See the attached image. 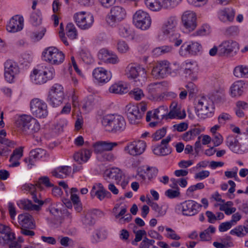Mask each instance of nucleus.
<instances>
[{
  "label": "nucleus",
  "instance_id": "obj_37",
  "mask_svg": "<svg viewBox=\"0 0 248 248\" xmlns=\"http://www.w3.org/2000/svg\"><path fill=\"white\" fill-rule=\"evenodd\" d=\"M32 121L30 122V127L27 135H37L40 130V125L37 120L33 118Z\"/></svg>",
  "mask_w": 248,
  "mask_h": 248
},
{
  "label": "nucleus",
  "instance_id": "obj_57",
  "mask_svg": "<svg viewBox=\"0 0 248 248\" xmlns=\"http://www.w3.org/2000/svg\"><path fill=\"white\" fill-rule=\"evenodd\" d=\"M166 230L169 232L167 235V237L175 240H178L180 239V237L178 236L172 229L166 228Z\"/></svg>",
  "mask_w": 248,
  "mask_h": 248
},
{
  "label": "nucleus",
  "instance_id": "obj_48",
  "mask_svg": "<svg viewBox=\"0 0 248 248\" xmlns=\"http://www.w3.org/2000/svg\"><path fill=\"white\" fill-rule=\"evenodd\" d=\"M80 56L82 61L86 64H90L93 62V60L91 55L88 52L82 50Z\"/></svg>",
  "mask_w": 248,
  "mask_h": 248
},
{
  "label": "nucleus",
  "instance_id": "obj_39",
  "mask_svg": "<svg viewBox=\"0 0 248 248\" xmlns=\"http://www.w3.org/2000/svg\"><path fill=\"white\" fill-rule=\"evenodd\" d=\"M82 223L86 226H91L94 224L95 220L92 216L91 212H84L83 217L81 219Z\"/></svg>",
  "mask_w": 248,
  "mask_h": 248
},
{
  "label": "nucleus",
  "instance_id": "obj_18",
  "mask_svg": "<svg viewBox=\"0 0 248 248\" xmlns=\"http://www.w3.org/2000/svg\"><path fill=\"white\" fill-rule=\"evenodd\" d=\"M32 118L30 115H23L16 121V125L24 134H27L30 127V122L32 121Z\"/></svg>",
  "mask_w": 248,
  "mask_h": 248
},
{
  "label": "nucleus",
  "instance_id": "obj_7",
  "mask_svg": "<svg viewBox=\"0 0 248 248\" xmlns=\"http://www.w3.org/2000/svg\"><path fill=\"white\" fill-rule=\"evenodd\" d=\"M133 22L137 28L146 30L151 26V19L147 13L139 10L134 15Z\"/></svg>",
  "mask_w": 248,
  "mask_h": 248
},
{
  "label": "nucleus",
  "instance_id": "obj_51",
  "mask_svg": "<svg viewBox=\"0 0 248 248\" xmlns=\"http://www.w3.org/2000/svg\"><path fill=\"white\" fill-rule=\"evenodd\" d=\"M104 151H109L112 150V149L117 146L118 143L117 142H112L108 141H101Z\"/></svg>",
  "mask_w": 248,
  "mask_h": 248
},
{
  "label": "nucleus",
  "instance_id": "obj_3",
  "mask_svg": "<svg viewBox=\"0 0 248 248\" xmlns=\"http://www.w3.org/2000/svg\"><path fill=\"white\" fill-rule=\"evenodd\" d=\"M44 60L52 64H59L64 60V55L55 47L51 46L46 48L42 53Z\"/></svg>",
  "mask_w": 248,
  "mask_h": 248
},
{
  "label": "nucleus",
  "instance_id": "obj_5",
  "mask_svg": "<svg viewBox=\"0 0 248 248\" xmlns=\"http://www.w3.org/2000/svg\"><path fill=\"white\" fill-rule=\"evenodd\" d=\"M126 16L125 10L120 6L112 7L107 18V22L110 26H115Z\"/></svg>",
  "mask_w": 248,
  "mask_h": 248
},
{
  "label": "nucleus",
  "instance_id": "obj_11",
  "mask_svg": "<svg viewBox=\"0 0 248 248\" xmlns=\"http://www.w3.org/2000/svg\"><path fill=\"white\" fill-rule=\"evenodd\" d=\"M4 76L9 83L13 82L15 76L19 72L17 64L11 60L7 61L4 63Z\"/></svg>",
  "mask_w": 248,
  "mask_h": 248
},
{
  "label": "nucleus",
  "instance_id": "obj_12",
  "mask_svg": "<svg viewBox=\"0 0 248 248\" xmlns=\"http://www.w3.org/2000/svg\"><path fill=\"white\" fill-rule=\"evenodd\" d=\"M74 18L77 25L82 30L88 29L93 22V16L90 15L85 16L84 12L76 14Z\"/></svg>",
  "mask_w": 248,
  "mask_h": 248
},
{
  "label": "nucleus",
  "instance_id": "obj_28",
  "mask_svg": "<svg viewBox=\"0 0 248 248\" xmlns=\"http://www.w3.org/2000/svg\"><path fill=\"white\" fill-rule=\"evenodd\" d=\"M18 205L20 208L28 211H38L41 209V207L39 205L32 204L31 200L27 199L20 200Z\"/></svg>",
  "mask_w": 248,
  "mask_h": 248
},
{
  "label": "nucleus",
  "instance_id": "obj_58",
  "mask_svg": "<svg viewBox=\"0 0 248 248\" xmlns=\"http://www.w3.org/2000/svg\"><path fill=\"white\" fill-rule=\"evenodd\" d=\"M94 152L95 154H102L104 153V150L101 141H97L93 144Z\"/></svg>",
  "mask_w": 248,
  "mask_h": 248
},
{
  "label": "nucleus",
  "instance_id": "obj_59",
  "mask_svg": "<svg viewBox=\"0 0 248 248\" xmlns=\"http://www.w3.org/2000/svg\"><path fill=\"white\" fill-rule=\"evenodd\" d=\"M32 196V199L35 203H38L40 207L42 206L44 203V202L41 200L39 199L38 197H40V194L38 193L37 190L31 194Z\"/></svg>",
  "mask_w": 248,
  "mask_h": 248
},
{
  "label": "nucleus",
  "instance_id": "obj_45",
  "mask_svg": "<svg viewBox=\"0 0 248 248\" xmlns=\"http://www.w3.org/2000/svg\"><path fill=\"white\" fill-rule=\"evenodd\" d=\"M131 96L136 100H140L144 96V93L141 89L136 88L131 90L129 93Z\"/></svg>",
  "mask_w": 248,
  "mask_h": 248
},
{
  "label": "nucleus",
  "instance_id": "obj_40",
  "mask_svg": "<svg viewBox=\"0 0 248 248\" xmlns=\"http://www.w3.org/2000/svg\"><path fill=\"white\" fill-rule=\"evenodd\" d=\"M132 33V31L127 25H122L119 27V35L124 38L130 36Z\"/></svg>",
  "mask_w": 248,
  "mask_h": 248
},
{
  "label": "nucleus",
  "instance_id": "obj_25",
  "mask_svg": "<svg viewBox=\"0 0 248 248\" xmlns=\"http://www.w3.org/2000/svg\"><path fill=\"white\" fill-rule=\"evenodd\" d=\"M0 233L4 234V236L2 237V240L4 243L15 239V234L11 232V228L8 226L0 223Z\"/></svg>",
  "mask_w": 248,
  "mask_h": 248
},
{
  "label": "nucleus",
  "instance_id": "obj_44",
  "mask_svg": "<svg viewBox=\"0 0 248 248\" xmlns=\"http://www.w3.org/2000/svg\"><path fill=\"white\" fill-rule=\"evenodd\" d=\"M147 204L151 207L152 209L158 213V216H162L165 213L162 211V207H160L156 202L152 201L149 198L147 200Z\"/></svg>",
  "mask_w": 248,
  "mask_h": 248
},
{
  "label": "nucleus",
  "instance_id": "obj_20",
  "mask_svg": "<svg viewBox=\"0 0 248 248\" xmlns=\"http://www.w3.org/2000/svg\"><path fill=\"white\" fill-rule=\"evenodd\" d=\"M176 25V18L174 16L169 17L162 27L163 33L167 35L171 34L172 37L174 35Z\"/></svg>",
  "mask_w": 248,
  "mask_h": 248
},
{
  "label": "nucleus",
  "instance_id": "obj_63",
  "mask_svg": "<svg viewBox=\"0 0 248 248\" xmlns=\"http://www.w3.org/2000/svg\"><path fill=\"white\" fill-rule=\"evenodd\" d=\"M60 172L64 174L65 176L68 175L71 171V167L67 166H63L57 167L56 168Z\"/></svg>",
  "mask_w": 248,
  "mask_h": 248
},
{
  "label": "nucleus",
  "instance_id": "obj_64",
  "mask_svg": "<svg viewBox=\"0 0 248 248\" xmlns=\"http://www.w3.org/2000/svg\"><path fill=\"white\" fill-rule=\"evenodd\" d=\"M210 172L208 170H202L197 173L195 175L196 179L202 180L209 176Z\"/></svg>",
  "mask_w": 248,
  "mask_h": 248
},
{
  "label": "nucleus",
  "instance_id": "obj_60",
  "mask_svg": "<svg viewBox=\"0 0 248 248\" xmlns=\"http://www.w3.org/2000/svg\"><path fill=\"white\" fill-rule=\"evenodd\" d=\"M82 157V161L86 162L90 158L92 151L88 149H82L80 151Z\"/></svg>",
  "mask_w": 248,
  "mask_h": 248
},
{
  "label": "nucleus",
  "instance_id": "obj_62",
  "mask_svg": "<svg viewBox=\"0 0 248 248\" xmlns=\"http://www.w3.org/2000/svg\"><path fill=\"white\" fill-rule=\"evenodd\" d=\"M234 224L231 223L230 221L221 223L219 226V231L223 232L230 229Z\"/></svg>",
  "mask_w": 248,
  "mask_h": 248
},
{
  "label": "nucleus",
  "instance_id": "obj_22",
  "mask_svg": "<svg viewBox=\"0 0 248 248\" xmlns=\"http://www.w3.org/2000/svg\"><path fill=\"white\" fill-rule=\"evenodd\" d=\"M202 49V46L198 42H191L189 45L184 44L181 47L180 53L183 55V50L191 55H196Z\"/></svg>",
  "mask_w": 248,
  "mask_h": 248
},
{
  "label": "nucleus",
  "instance_id": "obj_24",
  "mask_svg": "<svg viewBox=\"0 0 248 248\" xmlns=\"http://www.w3.org/2000/svg\"><path fill=\"white\" fill-rule=\"evenodd\" d=\"M18 219L19 224L22 226L21 228L28 229H34L35 224L32 221V217L28 213L20 214Z\"/></svg>",
  "mask_w": 248,
  "mask_h": 248
},
{
  "label": "nucleus",
  "instance_id": "obj_30",
  "mask_svg": "<svg viewBox=\"0 0 248 248\" xmlns=\"http://www.w3.org/2000/svg\"><path fill=\"white\" fill-rule=\"evenodd\" d=\"M185 77L189 78L190 80H194L196 79V72L195 70V66L191 62H186L184 70Z\"/></svg>",
  "mask_w": 248,
  "mask_h": 248
},
{
  "label": "nucleus",
  "instance_id": "obj_46",
  "mask_svg": "<svg viewBox=\"0 0 248 248\" xmlns=\"http://www.w3.org/2000/svg\"><path fill=\"white\" fill-rule=\"evenodd\" d=\"M23 156V148L20 147L14 150L12 155H11L9 161L13 162L14 160H18Z\"/></svg>",
  "mask_w": 248,
  "mask_h": 248
},
{
  "label": "nucleus",
  "instance_id": "obj_31",
  "mask_svg": "<svg viewBox=\"0 0 248 248\" xmlns=\"http://www.w3.org/2000/svg\"><path fill=\"white\" fill-rule=\"evenodd\" d=\"M104 177L108 179H114L116 181H120L122 178L120 170L112 169L110 170H106L104 173Z\"/></svg>",
  "mask_w": 248,
  "mask_h": 248
},
{
  "label": "nucleus",
  "instance_id": "obj_42",
  "mask_svg": "<svg viewBox=\"0 0 248 248\" xmlns=\"http://www.w3.org/2000/svg\"><path fill=\"white\" fill-rule=\"evenodd\" d=\"M41 13L40 11L32 13L31 16V21L34 26H37L41 23Z\"/></svg>",
  "mask_w": 248,
  "mask_h": 248
},
{
  "label": "nucleus",
  "instance_id": "obj_8",
  "mask_svg": "<svg viewBox=\"0 0 248 248\" xmlns=\"http://www.w3.org/2000/svg\"><path fill=\"white\" fill-rule=\"evenodd\" d=\"M202 205L193 200L186 201L177 205L179 210L181 209L183 215L192 216L197 214Z\"/></svg>",
  "mask_w": 248,
  "mask_h": 248
},
{
  "label": "nucleus",
  "instance_id": "obj_41",
  "mask_svg": "<svg viewBox=\"0 0 248 248\" xmlns=\"http://www.w3.org/2000/svg\"><path fill=\"white\" fill-rule=\"evenodd\" d=\"M181 68V66L177 62H175L172 64H170L169 62L168 69L169 75L175 76Z\"/></svg>",
  "mask_w": 248,
  "mask_h": 248
},
{
  "label": "nucleus",
  "instance_id": "obj_32",
  "mask_svg": "<svg viewBox=\"0 0 248 248\" xmlns=\"http://www.w3.org/2000/svg\"><path fill=\"white\" fill-rule=\"evenodd\" d=\"M110 93L115 94H124L128 91V88L121 83H115L112 85L109 88Z\"/></svg>",
  "mask_w": 248,
  "mask_h": 248
},
{
  "label": "nucleus",
  "instance_id": "obj_2",
  "mask_svg": "<svg viewBox=\"0 0 248 248\" xmlns=\"http://www.w3.org/2000/svg\"><path fill=\"white\" fill-rule=\"evenodd\" d=\"M55 71L52 66L42 67L41 69H35L31 75L32 81L36 84H42L47 80H51L54 77Z\"/></svg>",
  "mask_w": 248,
  "mask_h": 248
},
{
  "label": "nucleus",
  "instance_id": "obj_19",
  "mask_svg": "<svg viewBox=\"0 0 248 248\" xmlns=\"http://www.w3.org/2000/svg\"><path fill=\"white\" fill-rule=\"evenodd\" d=\"M98 57L107 63L115 64L119 61L118 58L115 54H112L106 49H102L99 51Z\"/></svg>",
  "mask_w": 248,
  "mask_h": 248
},
{
  "label": "nucleus",
  "instance_id": "obj_13",
  "mask_svg": "<svg viewBox=\"0 0 248 248\" xmlns=\"http://www.w3.org/2000/svg\"><path fill=\"white\" fill-rule=\"evenodd\" d=\"M182 22L184 27L188 31H193L197 27V16L191 11L185 12L182 16Z\"/></svg>",
  "mask_w": 248,
  "mask_h": 248
},
{
  "label": "nucleus",
  "instance_id": "obj_38",
  "mask_svg": "<svg viewBox=\"0 0 248 248\" xmlns=\"http://www.w3.org/2000/svg\"><path fill=\"white\" fill-rule=\"evenodd\" d=\"M66 34L70 39L74 40L77 38L78 33L74 24L71 23L67 24L66 27Z\"/></svg>",
  "mask_w": 248,
  "mask_h": 248
},
{
  "label": "nucleus",
  "instance_id": "obj_27",
  "mask_svg": "<svg viewBox=\"0 0 248 248\" xmlns=\"http://www.w3.org/2000/svg\"><path fill=\"white\" fill-rule=\"evenodd\" d=\"M165 0H144L146 6L153 11L159 10L162 7L165 8Z\"/></svg>",
  "mask_w": 248,
  "mask_h": 248
},
{
  "label": "nucleus",
  "instance_id": "obj_21",
  "mask_svg": "<svg viewBox=\"0 0 248 248\" xmlns=\"http://www.w3.org/2000/svg\"><path fill=\"white\" fill-rule=\"evenodd\" d=\"M197 108V115L198 116H201L202 117L203 116H207L208 113H212V110L214 109L212 107H211V108L209 107L204 97H202L199 100Z\"/></svg>",
  "mask_w": 248,
  "mask_h": 248
},
{
  "label": "nucleus",
  "instance_id": "obj_26",
  "mask_svg": "<svg viewBox=\"0 0 248 248\" xmlns=\"http://www.w3.org/2000/svg\"><path fill=\"white\" fill-rule=\"evenodd\" d=\"M235 12L232 8H225L219 12V18L223 22L231 21L233 19Z\"/></svg>",
  "mask_w": 248,
  "mask_h": 248
},
{
  "label": "nucleus",
  "instance_id": "obj_33",
  "mask_svg": "<svg viewBox=\"0 0 248 248\" xmlns=\"http://www.w3.org/2000/svg\"><path fill=\"white\" fill-rule=\"evenodd\" d=\"M171 152V149L166 145H158L153 149L154 154L158 155H166Z\"/></svg>",
  "mask_w": 248,
  "mask_h": 248
},
{
  "label": "nucleus",
  "instance_id": "obj_35",
  "mask_svg": "<svg viewBox=\"0 0 248 248\" xmlns=\"http://www.w3.org/2000/svg\"><path fill=\"white\" fill-rule=\"evenodd\" d=\"M248 233V225L242 226L239 225L230 231V234L238 237H243Z\"/></svg>",
  "mask_w": 248,
  "mask_h": 248
},
{
  "label": "nucleus",
  "instance_id": "obj_23",
  "mask_svg": "<svg viewBox=\"0 0 248 248\" xmlns=\"http://www.w3.org/2000/svg\"><path fill=\"white\" fill-rule=\"evenodd\" d=\"M127 115L130 123L132 124H137L138 123L137 120H140L142 117V113H140L138 107L134 105L128 108Z\"/></svg>",
  "mask_w": 248,
  "mask_h": 248
},
{
  "label": "nucleus",
  "instance_id": "obj_15",
  "mask_svg": "<svg viewBox=\"0 0 248 248\" xmlns=\"http://www.w3.org/2000/svg\"><path fill=\"white\" fill-rule=\"evenodd\" d=\"M239 49L238 44L233 40H229L223 41L219 45L218 56H228L233 51Z\"/></svg>",
  "mask_w": 248,
  "mask_h": 248
},
{
  "label": "nucleus",
  "instance_id": "obj_49",
  "mask_svg": "<svg viewBox=\"0 0 248 248\" xmlns=\"http://www.w3.org/2000/svg\"><path fill=\"white\" fill-rule=\"evenodd\" d=\"M100 200L102 201L105 198H110L111 197V193L106 189L101 191H96L95 195Z\"/></svg>",
  "mask_w": 248,
  "mask_h": 248
},
{
  "label": "nucleus",
  "instance_id": "obj_14",
  "mask_svg": "<svg viewBox=\"0 0 248 248\" xmlns=\"http://www.w3.org/2000/svg\"><path fill=\"white\" fill-rule=\"evenodd\" d=\"M169 62L166 60L158 62L152 70V76L156 79L164 78L169 74Z\"/></svg>",
  "mask_w": 248,
  "mask_h": 248
},
{
  "label": "nucleus",
  "instance_id": "obj_9",
  "mask_svg": "<svg viewBox=\"0 0 248 248\" xmlns=\"http://www.w3.org/2000/svg\"><path fill=\"white\" fill-rule=\"evenodd\" d=\"M125 75L128 78L135 79V84L136 86L142 85V83H138V81L140 82V79L136 80L140 75H143V78H145L146 71L144 68L140 66H134L132 65H129L127 66L125 70Z\"/></svg>",
  "mask_w": 248,
  "mask_h": 248
},
{
  "label": "nucleus",
  "instance_id": "obj_36",
  "mask_svg": "<svg viewBox=\"0 0 248 248\" xmlns=\"http://www.w3.org/2000/svg\"><path fill=\"white\" fill-rule=\"evenodd\" d=\"M42 185H44L47 187L54 186V185L50 182L49 178L46 176L40 177L36 183V187L41 190L44 189V187Z\"/></svg>",
  "mask_w": 248,
  "mask_h": 248
},
{
  "label": "nucleus",
  "instance_id": "obj_29",
  "mask_svg": "<svg viewBox=\"0 0 248 248\" xmlns=\"http://www.w3.org/2000/svg\"><path fill=\"white\" fill-rule=\"evenodd\" d=\"M243 84L241 81L234 82L231 87L230 94L232 97L240 96L243 93Z\"/></svg>",
  "mask_w": 248,
  "mask_h": 248
},
{
  "label": "nucleus",
  "instance_id": "obj_43",
  "mask_svg": "<svg viewBox=\"0 0 248 248\" xmlns=\"http://www.w3.org/2000/svg\"><path fill=\"white\" fill-rule=\"evenodd\" d=\"M46 153V151L41 148H36L32 150L30 152V157H32L34 159H39L42 158Z\"/></svg>",
  "mask_w": 248,
  "mask_h": 248
},
{
  "label": "nucleus",
  "instance_id": "obj_55",
  "mask_svg": "<svg viewBox=\"0 0 248 248\" xmlns=\"http://www.w3.org/2000/svg\"><path fill=\"white\" fill-rule=\"evenodd\" d=\"M170 111L167 114V118H169L170 119L174 118V115H173V114L178 109L177 108V103H176L175 102H173L170 105Z\"/></svg>",
  "mask_w": 248,
  "mask_h": 248
},
{
  "label": "nucleus",
  "instance_id": "obj_17",
  "mask_svg": "<svg viewBox=\"0 0 248 248\" xmlns=\"http://www.w3.org/2000/svg\"><path fill=\"white\" fill-rule=\"evenodd\" d=\"M93 78L99 83L108 82L111 77V73L102 67H97L93 72Z\"/></svg>",
  "mask_w": 248,
  "mask_h": 248
},
{
  "label": "nucleus",
  "instance_id": "obj_52",
  "mask_svg": "<svg viewBox=\"0 0 248 248\" xmlns=\"http://www.w3.org/2000/svg\"><path fill=\"white\" fill-rule=\"evenodd\" d=\"M166 133V128L162 127L157 130L154 134V139L155 140H158L165 136Z\"/></svg>",
  "mask_w": 248,
  "mask_h": 248
},
{
  "label": "nucleus",
  "instance_id": "obj_61",
  "mask_svg": "<svg viewBox=\"0 0 248 248\" xmlns=\"http://www.w3.org/2000/svg\"><path fill=\"white\" fill-rule=\"evenodd\" d=\"M212 141L214 142L215 147L218 146L222 143L223 138L219 133L214 134Z\"/></svg>",
  "mask_w": 248,
  "mask_h": 248
},
{
  "label": "nucleus",
  "instance_id": "obj_47",
  "mask_svg": "<svg viewBox=\"0 0 248 248\" xmlns=\"http://www.w3.org/2000/svg\"><path fill=\"white\" fill-rule=\"evenodd\" d=\"M133 232L135 234V238L134 240V242H138L141 240L143 236L146 235V232L143 230L136 231V229H137V227L135 224H133Z\"/></svg>",
  "mask_w": 248,
  "mask_h": 248
},
{
  "label": "nucleus",
  "instance_id": "obj_1",
  "mask_svg": "<svg viewBox=\"0 0 248 248\" xmlns=\"http://www.w3.org/2000/svg\"><path fill=\"white\" fill-rule=\"evenodd\" d=\"M101 123L106 131L112 133L123 131L126 127L124 118L120 115L109 114L103 116Z\"/></svg>",
  "mask_w": 248,
  "mask_h": 248
},
{
  "label": "nucleus",
  "instance_id": "obj_50",
  "mask_svg": "<svg viewBox=\"0 0 248 248\" xmlns=\"http://www.w3.org/2000/svg\"><path fill=\"white\" fill-rule=\"evenodd\" d=\"M165 195L170 199H173L178 197L180 195L179 189H174V190L169 189L165 191Z\"/></svg>",
  "mask_w": 248,
  "mask_h": 248
},
{
  "label": "nucleus",
  "instance_id": "obj_16",
  "mask_svg": "<svg viewBox=\"0 0 248 248\" xmlns=\"http://www.w3.org/2000/svg\"><path fill=\"white\" fill-rule=\"evenodd\" d=\"M24 19L22 16L16 15L13 16L10 20L7 26V30L9 32H16L21 31L23 29Z\"/></svg>",
  "mask_w": 248,
  "mask_h": 248
},
{
  "label": "nucleus",
  "instance_id": "obj_53",
  "mask_svg": "<svg viewBox=\"0 0 248 248\" xmlns=\"http://www.w3.org/2000/svg\"><path fill=\"white\" fill-rule=\"evenodd\" d=\"M158 172V170L155 168L148 167L144 171V173L146 174L149 179H151L155 176Z\"/></svg>",
  "mask_w": 248,
  "mask_h": 248
},
{
  "label": "nucleus",
  "instance_id": "obj_10",
  "mask_svg": "<svg viewBox=\"0 0 248 248\" xmlns=\"http://www.w3.org/2000/svg\"><path fill=\"white\" fill-rule=\"evenodd\" d=\"M146 143L143 140L134 141L127 144L124 150L131 155L137 156L141 155L145 150Z\"/></svg>",
  "mask_w": 248,
  "mask_h": 248
},
{
  "label": "nucleus",
  "instance_id": "obj_34",
  "mask_svg": "<svg viewBox=\"0 0 248 248\" xmlns=\"http://www.w3.org/2000/svg\"><path fill=\"white\" fill-rule=\"evenodd\" d=\"M234 75L237 77L248 78V66L238 65L233 70Z\"/></svg>",
  "mask_w": 248,
  "mask_h": 248
},
{
  "label": "nucleus",
  "instance_id": "obj_4",
  "mask_svg": "<svg viewBox=\"0 0 248 248\" xmlns=\"http://www.w3.org/2000/svg\"><path fill=\"white\" fill-rule=\"evenodd\" d=\"M63 99V87L59 84H55L49 92L47 101L53 107H56L62 103Z\"/></svg>",
  "mask_w": 248,
  "mask_h": 248
},
{
  "label": "nucleus",
  "instance_id": "obj_56",
  "mask_svg": "<svg viewBox=\"0 0 248 248\" xmlns=\"http://www.w3.org/2000/svg\"><path fill=\"white\" fill-rule=\"evenodd\" d=\"M46 31V29L43 28L40 32L36 31L32 32L31 37L34 41H38L43 37Z\"/></svg>",
  "mask_w": 248,
  "mask_h": 248
},
{
  "label": "nucleus",
  "instance_id": "obj_54",
  "mask_svg": "<svg viewBox=\"0 0 248 248\" xmlns=\"http://www.w3.org/2000/svg\"><path fill=\"white\" fill-rule=\"evenodd\" d=\"M117 49L121 53H125L128 50L129 46L125 42L119 41L117 44Z\"/></svg>",
  "mask_w": 248,
  "mask_h": 248
},
{
  "label": "nucleus",
  "instance_id": "obj_6",
  "mask_svg": "<svg viewBox=\"0 0 248 248\" xmlns=\"http://www.w3.org/2000/svg\"><path fill=\"white\" fill-rule=\"evenodd\" d=\"M30 108L32 114L37 118H45L48 115L46 104L38 98L33 99L31 101Z\"/></svg>",
  "mask_w": 248,
  "mask_h": 248
}]
</instances>
